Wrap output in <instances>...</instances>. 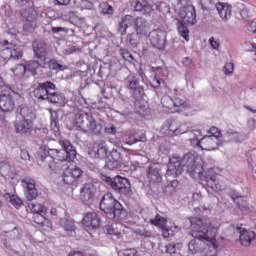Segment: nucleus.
<instances>
[{
  "label": "nucleus",
  "instance_id": "nucleus-14",
  "mask_svg": "<svg viewBox=\"0 0 256 256\" xmlns=\"http://www.w3.org/2000/svg\"><path fill=\"white\" fill-rule=\"evenodd\" d=\"M126 89L136 97V99H143L145 95V87L141 83V79L135 74H129L124 80Z\"/></svg>",
  "mask_w": 256,
  "mask_h": 256
},
{
  "label": "nucleus",
  "instance_id": "nucleus-43",
  "mask_svg": "<svg viewBox=\"0 0 256 256\" xmlns=\"http://www.w3.org/2000/svg\"><path fill=\"white\" fill-rule=\"evenodd\" d=\"M25 51L21 47L11 48V61H19V59H23V55Z\"/></svg>",
  "mask_w": 256,
  "mask_h": 256
},
{
  "label": "nucleus",
  "instance_id": "nucleus-51",
  "mask_svg": "<svg viewBox=\"0 0 256 256\" xmlns=\"http://www.w3.org/2000/svg\"><path fill=\"white\" fill-rule=\"evenodd\" d=\"M0 172H1L2 177H9V176L13 175V170H12L11 164L6 163V164L2 165L0 167Z\"/></svg>",
  "mask_w": 256,
  "mask_h": 256
},
{
  "label": "nucleus",
  "instance_id": "nucleus-57",
  "mask_svg": "<svg viewBox=\"0 0 256 256\" xmlns=\"http://www.w3.org/2000/svg\"><path fill=\"white\" fill-rule=\"evenodd\" d=\"M223 71L225 75H233V71H235V64L232 62L226 63L223 67Z\"/></svg>",
  "mask_w": 256,
  "mask_h": 256
},
{
  "label": "nucleus",
  "instance_id": "nucleus-23",
  "mask_svg": "<svg viewBox=\"0 0 256 256\" xmlns=\"http://www.w3.org/2000/svg\"><path fill=\"white\" fill-rule=\"evenodd\" d=\"M132 27L134 33H138L139 35H142V37H147V33H149V21H147V19L139 16L134 18Z\"/></svg>",
  "mask_w": 256,
  "mask_h": 256
},
{
  "label": "nucleus",
  "instance_id": "nucleus-19",
  "mask_svg": "<svg viewBox=\"0 0 256 256\" xmlns=\"http://www.w3.org/2000/svg\"><path fill=\"white\" fill-rule=\"evenodd\" d=\"M89 155L93 159H107L109 157V148L105 141L96 142L89 149Z\"/></svg>",
  "mask_w": 256,
  "mask_h": 256
},
{
  "label": "nucleus",
  "instance_id": "nucleus-12",
  "mask_svg": "<svg viewBox=\"0 0 256 256\" xmlns=\"http://www.w3.org/2000/svg\"><path fill=\"white\" fill-rule=\"evenodd\" d=\"M22 101L21 93L15 87L9 86L7 90L0 94V109L3 113H11L14 111L16 103L20 105Z\"/></svg>",
  "mask_w": 256,
  "mask_h": 256
},
{
  "label": "nucleus",
  "instance_id": "nucleus-46",
  "mask_svg": "<svg viewBox=\"0 0 256 256\" xmlns=\"http://www.w3.org/2000/svg\"><path fill=\"white\" fill-rule=\"evenodd\" d=\"M235 205L238 207L240 211H249V201H247V197L242 196Z\"/></svg>",
  "mask_w": 256,
  "mask_h": 256
},
{
  "label": "nucleus",
  "instance_id": "nucleus-24",
  "mask_svg": "<svg viewBox=\"0 0 256 256\" xmlns=\"http://www.w3.org/2000/svg\"><path fill=\"white\" fill-rule=\"evenodd\" d=\"M239 231V242L243 247H249L253 241H255L256 234L254 231L246 230L245 228L237 227Z\"/></svg>",
  "mask_w": 256,
  "mask_h": 256
},
{
  "label": "nucleus",
  "instance_id": "nucleus-50",
  "mask_svg": "<svg viewBox=\"0 0 256 256\" xmlns=\"http://www.w3.org/2000/svg\"><path fill=\"white\" fill-rule=\"evenodd\" d=\"M47 214H34L33 215V221L36 223V225H40V227L45 226V222L47 221V217H45Z\"/></svg>",
  "mask_w": 256,
  "mask_h": 256
},
{
  "label": "nucleus",
  "instance_id": "nucleus-39",
  "mask_svg": "<svg viewBox=\"0 0 256 256\" xmlns=\"http://www.w3.org/2000/svg\"><path fill=\"white\" fill-rule=\"evenodd\" d=\"M15 75V77H25V73H27L26 64H16L13 68L10 69Z\"/></svg>",
  "mask_w": 256,
  "mask_h": 256
},
{
  "label": "nucleus",
  "instance_id": "nucleus-16",
  "mask_svg": "<svg viewBox=\"0 0 256 256\" xmlns=\"http://www.w3.org/2000/svg\"><path fill=\"white\" fill-rule=\"evenodd\" d=\"M149 39L152 47L163 51L167 47V31L155 29L149 33Z\"/></svg>",
  "mask_w": 256,
  "mask_h": 256
},
{
  "label": "nucleus",
  "instance_id": "nucleus-62",
  "mask_svg": "<svg viewBox=\"0 0 256 256\" xmlns=\"http://www.w3.org/2000/svg\"><path fill=\"white\" fill-rule=\"evenodd\" d=\"M127 29V26L122 22V20H120V22L118 23V32L122 37L123 35H127Z\"/></svg>",
  "mask_w": 256,
  "mask_h": 256
},
{
  "label": "nucleus",
  "instance_id": "nucleus-26",
  "mask_svg": "<svg viewBox=\"0 0 256 256\" xmlns=\"http://www.w3.org/2000/svg\"><path fill=\"white\" fill-rule=\"evenodd\" d=\"M219 17L222 19V21H229V19H231V15H233V8L231 7V5L227 4V3H221L218 2L215 5Z\"/></svg>",
  "mask_w": 256,
  "mask_h": 256
},
{
  "label": "nucleus",
  "instance_id": "nucleus-59",
  "mask_svg": "<svg viewBox=\"0 0 256 256\" xmlns=\"http://www.w3.org/2000/svg\"><path fill=\"white\" fill-rule=\"evenodd\" d=\"M150 84H151V87H153L154 89H159L161 85H167V83H165V80L159 79L157 78V76H154L153 83H150Z\"/></svg>",
  "mask_w": 256,
  "mask_h": 256
},
{
  "label": "nucleus",
  "instance_id": "nucleus-44",
  "mask_svg": "<svg viewBox=\"0 0 256 256\" xmlns=\"http://www.w3.org/2000/svg\"><path fill=\"white\" fill-rule=\"evenodd\" d=\"M5 198L9 199V202L11 203V205H13V207H21V205H23V200L15 194L11 195L9 193H6Z\"/></svg>",
  "mask_w": 256,
  "mask_h": 256
},
{
  "label": "nucleus",
  "instance_id": "nucleus-1",
  "mask_svg": "<svg viewBox=\"0 0 256 256\" xmlns=\"http://www.w3.org/2000/svg\"><path fill=\"white\" fill-rule=\"evenodd\" d=\"M189 223V235L193 239L188 243V253L196 255V253H201L205 249V242L203 241H209V236L207 235L209 233V225L198 217H190Z\"/></svg>",
  "mask_w": 256,
  "mask_h": 256
},
{
  "label": "nucleus",
  "instance_id": "nucleus-38",
  "mask_svg": "<svg viewBox=\"0 0 256 256\" xmlns=\"http://www.w3.org/2000/svg\"><path fill=\"white\" fill-rule=\"evenodd\" d=\"M21 17L25 19L27 22L35 23V19H37V12L33 9H26L20 12Z\"/></svg>",
  "mask_w": 256,
  "mask_h": 256
},
{
  "label": "nucleus",
  "instance_id": "nucleus-3",
  "mask_svg": "<svg viewBox=\"0 0 256 256\" xmlns=\"http://www.w3.org/2000/svg\"><path fill=\"white\" fill-rule=\"evenodd\" d=\"M33 95L38 101H46L56 107H65V103H67L65 94L59 92L57 85L51 81L38 83L33 90Z\"/></svg>",
  "mask_w": 256,
  "mask_h": 256
},
{
  "label": "nucleus",
  "instance_id": "nucleus-11",
  "mask_svg": "<svg viewBox=\"0 0 256 256\" xmlns=\"http://www.w3.org/2000/svg\"><path fill=\"white\" fill-rule=\"evenodd\" d=\"M104 169L115 171V169H123L129 167L130 156L123 148H113L107 157Z\"/></svg>",
  "mask_w": 256,
  "mask_h": 256
},
{
  "label": "nucleus",
  "instance_id": "nucleus-52",
  "mask_svg": "<svg viewBox=\"0 0 256 256\" xmlns=\"http://www.w3.org/2000/svg\"><path fill=\"white\" fill-rule=\"evenodd\" d=\"M71 174V176L74 178L75 181H79V179H81V177H83V170H81V168L75 166L72 169L68 170Z\"/></svg>",
  "mask_w": 256,
  "mask_h": 256
},
{
  "label": "nucleus",
  "instance_id": "nucleus-5",
  "mask_svg": "<svg viewBox=\"0 0 256 256\" xmlns=\"http://www.w3.org/2000/svg\"><path fill=\"white\" fill-rule=\"evenodd\" d=\"M200 159V163H194V168L192 169V179H197V177L202 182V185L210 187L213 191H221V185L217 182V172L215 168H206L205 162L201 156L196 155V160Z\"/></svg>",
  "mask_w": 256,
  "mask_h": 256
},
{
  "label": "nucleus",
  "instance_id": "nucleus-40",
  "mask_svg": "<svg viewBox=\"0 0 256 256\" xmlns=\"http://www.w3.org/2000/svg\"><path fill=\"white\" fill-rule=\"evenodd\" d=\"M203 139H205V136L203 137L201 130H194V136L190 138V143L192 147H201Z\"/></svg>",
  "mask_w": 256,
  "mask_h": 256
},
{
  "label": "nucleus",
  "instance_id": "nucleus-10",
  "mask_svg": "<svg viewBox=\"0 0 256 256\" xmlns=\"http://www.w3.org/2000/svg\"><path fill=\"white\" fill-rule=\"evenodd\" d=\"M178 17L182 20H177V31L180 37H183L185 41H189V28H187V25L191 27L197 25V11L195 10V6L187 5L180 8Z\"/></svg>",
  "mask_w": 256,
  "mask_h": 256
},
{
  "label": "nucleus",
  "instance_id": "nucleus-9",
  "mask_svg": "<svg viewBox=\"0 0 256 256\" xmlns=\"http://www.w3.org/2000/svg\"><path fill=\"white\" fill-rule=\"evenodd\" d=\"M74 125L82 133H93L94 135H101L103 133V124L97 122L92 113L80 111L74 115Z\"/></svg>",
  "mask_w": 256,
  "mask_h": 256
},
{
  "label": "nucleus",
  "instance_id": "nucleus-21",
  "mask_svg": "<svg viewBox=\"0 0 256 256\" xmlns=\"http://www.w3.org/2000/svg\"><path fill=\"white\" fill-rule=\"evenodd\" d=\"M82 223L85 227L99 229L102 223L101 216L97 212L84 213Z\"/></svg>",
  "mask_w": 256,
  "mask_h": 256
},
{
  "label": "nucleus",
  "instance_id": "nucleus-48",
  "mask_svg": "<svg viewBox=\"0 0 256 256\" xmlns=\"http://www.w3.org/2000/svg\"><path fill=\"white\" fill-rule=\"evenodd\" d=\"M74 5L78 9H91L93 7V3L89 0H74Z\"/></svg>",
  "mask_w": 256,
  "mask_h": 256
},
{
  "label": "nucleus",
  "instance_id": "nucleus-29",
  "mask_svg": "<svg viewBox=\"0 0 256 256\" xmlns=\"http://www.w3.org/2000/svg\"><path fill=\"white\" fill-rule=\"evenodd\" d=\"M46 69H50V71H56V73H59V71H65L67 66L61 64V61L56 60L55 58H51L50 60L46 59Z\"/></svg>",
  "mask_w": 256,
  "mask_h": 256
},
{
  "label": "nucleus",
  "instance_id": "nucleus-63",
  "mask_svg": "<svg viewBox=\"0 0 256 256\" xmlns=\"http://www.w3.org/2000/svg\"><path fill=\"white\" fill-rule=\"evenodd\" d=\"M166 253H169L170 255L177 253V245H175L173 243L167 244L166 245Z\"/></svg>",
  "mask_w": 256,
  "mask_h": 256
},
{
  "label": "nucleus",
  "instance_id": "nucleus-60",
  "mask_svg": "<svg viewBox=\"0 0 256 256\" xmlns=\"http://www.w3.org/2000/svg\"><path fill=\"white\" fill-rule=\"evenodd\" d=\"M104 131L107 133V135H117V127H115L113 124H107Z\"/></svg>",
  "mask_w": 256,
  "mask_h": 256
},
{
  "label": "nucleus",
  "instance_id": "nucleus-17",
  "mask_svg": "<svg viewBox=\"0 0 256 256\" xmlns=\"http://www.w3.org/2000/svg\"><path fill=\"white\" fill-rule=\"evenodd\" d=\"M21 185L25 188L24 195L27 201H35V199L39 197V191L37 190V183L35 182V179L26 176L21 179Z\"/></svg>",
  "mask_w": 256,
  "mask_h": 256
},
{
  "label": "nucleus",
  "instance_id": "nucleus-8",
  "mask_svg": "<svg viewBox=\"0 0 256 256\" xmlns=\"http://www.w3.org/2000/svg\"><path fill=\"white\" fill-rule=\"evenodd\" d=\"M59 145L62 148L61 150L48 148L49 169H53L55 166V159L57 161H66L67 163H71V161L77 157V149L73 146L71 141L61 139L59 140Z\"/></svg>",
  "mask_w": 256,
  "mask_h": 256
},
{
  "label": "nucleus",
  "instance_id": "nucleus-53",
  "mask_svg": "<svg viewBox=\"0 0 256 256\" xmlns=\"http://www.w3.org/2000/svg\"><path fill=\"white\" fill-rule=\"evenodd\" d=\"M137 249L126 248L118 251V256H137Z\"/></svg>",
  "mask_w": 256,
  "mask_h": 256
},
{
  "label": "nucleus",
  "instance_id": "nucleus-20",
  "mask_svg": "<svg viewBox=\"0 0 256 256\" xmlns=\"http://www.w3.org/2000/svg\"><path fill=\"white\" fill-rule=\"evenodd\" d=\"M150 225H154V227H158L162 231V237L164 239H169L171 237L170 231L171 227L167 226V218L156 214V216L149 220Z\"/></svg>",
  "mask_w": 256,
  "mask_h": 256
},
{
  "label": "nucleus",
  "instance_id": "nucleus-18",
  "mask_svg": "<svg viewBox=\"0 0 256 256\" xmlns=\"http://www.w3.org/2000/svg\"><path fill=\"white\" fill-rule=\"evenodd\" d=\"M146 177L152 185H159L163 181V167L158 163L150 164L146 169Z\"/></svg>",
  "mask_w": 256,
  "mask_h": 256
},
{
  "label": "nucleus",
  "instance_id": "nucleus-31",
  "mask_svg": "<svg viewBox=\"0 0 256 256\" xmlns=\"http://www.w3.org/2000/svg\"><path fill=\"white\" fill-rule=\"evenodd\" d=\"M50 127L55 135H61V127L59 126V114L57 111L51 112Z\"/></svg>",
  "mask_w": 256,
  "mask_h": 256
},
{
  "label": "nucleus",
  "instance_id": "nucleus-32",
  "mask_svg": "<svg viewBox=\"0 0 256 256\" xmlns=\"http://www.w3.org/2000/svg\"><path fill=\"white\" fill-rule=\"evenodd\" d=\"M179 187V180L174 179L172 181H168L167 185L163 188L162 193L166 195V197H171L173 193L177 192V188Z\"/></svg>",
  "mask_w": 256,
  "mask_h": 256
},
{
  "label": "nucleus",
  "instance_id": "nucleus-4",
  "mask_svg": "<svg viewBox=\"0 0 256 256\" xmlns=\"http://www.w3.org/2000/svg\"><path fill=\"white\" fill-rule=\"evenodd\" d=\"M99 209L105 213L109 219L114 221H126L129 217V212L123 207V204L113 196V193L107 192L103 195L99 203Z\"/></svg>",
  "mask_w": 256,
  "mask_h": 256
},
{
  "label": "nucleus",
  "instance_id": "nucleus-64",
  "mask_svg": "<svg viewBox=\"0 0 256 256\" xmlns=\"http://www.w3.org/2000/svg\"><path fill=\"white\" fill-rule=\"evenodd\" d=\"M68 256H87V254L81 250H72L69 252Z\"/></svg>",
  "mask_w": 256,
  "mask_h": 256
},
{
  "label": "nucleus",
  "instance_id": "nucleus-35",
  "mask_svg": "<svg viewBox=\"0 0 256 256\" xmlns=\"http://www.w3.org/2000/svg\"><path fill=\"white\" fill-rule=\"evenodd\" d=\"M220 141H222V145L223 143H231V141H239V133L229 129L225 134H222Z\"/></svg>",
  "mask_w": 256,
  "mask_h": 256
},
{
  "label": "nucleus",
  "instance_id": "nucleus-55",
  "mask_svg": "<svg viewBox=\"0 0 256 256\" xmlns=\"http://www.w3.org/2000/svg\"><path fill=\"white\" fill-rule=\"evenodd\" d=\"M116 113L118 115H121V117H123V119H129L131 117V115H133V110H131V108H124L121 110H116Z\"/></svg>",
  "mask_w": 256,
  "mask_h": 256
},
{
  "label": "nucleus",
  "instance_id": "nucleus-49",
  "mask_svg": "<svg viewBox=\"0 0 256 256\" xmlns=\"http://www.w3.org/2000/svg\"><path fill=\"white\" fill-rule=\"evenodd\" d=\"M100 9L103 15H113L115 13V9L113 8V6L109 5L108 2L101 3Z\"/></svg>",
  "mask_w": 256,
  "mask_h": 256
},
{
  "label": "nucleus",
  "instance_id": "nucleus-27",
  "mask_svg": "<svg viewBox=\"0 0 256 256\" xmlns=\"http://www.w3.org/2000/svg\"><path fill=\"white\" fill-rule=\"evenodd\" d=\"M132 6H134V10L141 13V15H151L153 12V8L149 5L147 0H136Z\"/></svg>",
  "mask_w": 256,
  "mask_h": 256
},
{
  "label": "nucleus",
  "instance_id": "nucleus-61",
  "mask_svg": "<svg viewBox=\"0 0 256 256\" xmlns=\"http://www.w3.org/2000/svg\"><path fill=\"white\" fill-rule=\"evenodd\" d=\"M228 197L232 199L233 203H237L243 197V195L239 194L235 190H232L228 193Z\"/></svg>",
  "mask_w": 256,
  "mask_h": 256
},
{
  "label": "nucleus",
  "instance_id": "nucleus-6",
  "mask_svg": "<svg viewBox=\"0 0 256 256\" xmlns=\"http://www.w3.org/2000/svg\"><path fill=\"white\" fill-rule=\"evenodd\" d=\"M49 45L44 39H37L32 43V49L34 51V57L37 60H29L26 63V71L37 75V69H47V59H49V51H47Z\"/></svg>",
  "mask_w": 256,
  "mask_h": 256
},
{
  "label": "nucleus",
  "instance_id": "nucleus-47",
  "mask_svg": "<svg viewBox=\"0 0 256 256\" xmlns=\"http://www.w3.org/2000/svg\"><path fill=\"white\" fill-rule=\"evenodd\" d=\"M93 105H94V109H96L97 111H100V113H105V111L109 109V104H107V102H105L103 98H100L98 102H95Z\"/></svg>",
  "mask_w": 256,
  "mask_h": 256
},
{
  "label": "nucleus",
  "instance_id": "nucleus-13",
  "mask_svg": "<svg viewBox=\"0 0 256 256\" xmlns=\"http://www.w3.org/2000/svg\"><path fill=\"white\" fill-rule=\"evenodd\" d=\"M25 111H29V108L23 105H19L16 110V113L22 117V120L15 123L16 133L20 135H28L33 131V113L27 114Z\"/></svg>",
  "mask_w": 256,
  "mask_h": 256
},
{
  "label": "nucleus",
  "instance_id": "nucleus-36",
  "mask_svg": "<svg viewBox=\"0 0 256 256\" xmlns=\"http://www.w3.org/2000/svg\"><path fill=\"white\" fill-rule=\"evenodd\" d=\"M167 135L170 137L181 135V130H179V124L176 121H167Z\"/></svg>",
  "mask_w": 256,
  "mask_h": 256
},
{
  "label": "nucleus",
  "instance_id": "nucleus-34",
  "mask_svg": "<svg viewBox=\"0 0 256 256\" xmlns=\"http://www.w3.org/2000/svg\"><path fill=\"white\" fill-rule=\"evenodd\" d=\"M36 159L41 163H47V165H49V152L47 145L40 146L39 150L37 151Z\"/></svg>",
  "mask_w": 256,
  "mask_h": 256
},
{
  "label": "nucleus",
  "instance_id": "nucleus-45",
  "mask_svg": "<svg viewBox=\"0 0 256 256\" xmlns=\"http://www.w3.org/2000/svg\"><path fill=\"white\" fill-rule=\"evenodd\" d=\"M134 107L138 115H147L149 113V106L147 104L136 101Z\"/></svg>",
  "mask_w": 256,
  "mask_h": 256
},
{
  "label": "nucleus",
  "instance_id": "nucleus-7",
  "mask_svg": "<svg viewBox=\"0 0 256 256\" xmlns=\"http://www.w3.org/2000/svg\"><path fill=\"white\" fill-rule=\"evenodd\" d=\"M99 178L105 187L111 189L117 195H121V197H126L127 199H131V197H133L134 193L131 188V182L127 177L121 175L111 177L107 174L100 173Z\"/></svg>",
  "mask_w": 256,
  "mask_h": 256
},
{
  "label": "nucleus",
  "instance_id": "nucleus-25",
  "mask_svg": "<svg viewBox=\"0 0 256 256\" xmlns=\"http://www.w3.org/2000/svg\"><path fill=\"white\" fill-rule=\"evenodd\" d=\"M60 227L64 229L65 233L68 237H73V233L77 231V225L75 224V219L71 218V216H65L59 221Z\"/></svg>",
  "mask_w": 256,
  "mask_h": 256
},
{
  "label": "nucleus",
  "instance_id": "nucleus-58",
  "mask_svg": "<svg viewBox=\"0 0 256 256\" xmlns=\"http://www.w3.org/2000/svg\"><path fill=\"white\" fill-rule=\"evenodd\" d=\"M0 56L4 61H11V48L6 47L0 52Z\"/></svg>",
  "mask_w": 256,
  "mask_h": 256
},
{
  "label": "nucleus",
  "instance_id": "nucleus-33",
  "mask_svg": "<svg viewBox=\"0 0 256 256\" xmlns=\"http://www.w3.org/2000/svg\"><path fill=\"white\" fill-rule=\"evenodd\" d=\"M143 35L138 34L137 32L129 33L126 37L127 43L133 47V49H137L139 47V43H141V39H143Z\"/></svg>",
  "mask_w": 256,
  "mask_h": 256
},
{
  "label": "nucleus",
  "instance_id": "nucleus-42",
  "mask_svg": "<svg viewBox=\"0 0 256 256\" xmlns=\"http://www.w3.org/2000/svg\"><path fill=\"white\" fill-rule=\"evenodd\" d=\"M119 55L122 56L124 61H128L129 63H132V64L137 63V60L135 59L133 54H131V52L129 50L125 49V48H120L119 49Z\"/></svg>",
  "mask_w": 256,
  "mask_h": 256
},
{
  "label": "nucleus",
  "instance_id": "nucleus-37",
  "mask_svg": "<svg viewBox=\"0 0 256 256\" xmlns=\"http://www.w3.org/2000/svg\"><path fill=\"white\" fill-rule=\"evenodd\" d=\"M62 181L65 185H70L72 189H77L79 186V182L74 180L73 176L71 175V172L69 170H66L63 173Z\"/></svg>",
  "mask_w": 256,
  "mask_h": 256
},
{
  "label": "nucleus",
  "instance_id": "nucleus-30",
  "mask_svg": "<svg viewBox=\"0 0 256 256\" xmlns=\"http://www.w3.org/2000/svg\"><path fill=\"white\" fill-rule=\"evenodd\" d=\"M173 105L177 108L176 111L178 113H183L184 111H191L192 109L191 104H189V102L178 97L174 98Z\"/></svg>",
  "mask_w": 256,
  "mask_h": 256
},
{
  "label": "nucleus",
  "instance_id": "nucleus-41",
  "mask_svg": "<svg viewBox=\"0 0 256 256\" xmlns=\"http://www.w3.org/2000/svg\"><path fill=\"white\" fill-rule=\"evenodd\" d=\"M29 208L33 215L47 214V208L42 204H29Z\"/></svg>",
  "mask_w": 256,
  "mask_h": 256
},
{
  "label": "nucleus",
  "instance_id": "nucleus-56",
  "mask_svg": "<svg viewBox=\"0 0 256 256\" xmlns=\"http://www.w3.org/2000/svg\"><path fill=\"white\" fill-rule=\"evenodd\" d=\"M24 33H34L35 32V22H25L23 25Z\"/></svg>",
  "mask_w": 256,
  "mask_h": 256
},
{
  "label": "nucleus",
  "instance_id": "nucleus-54",
  "mask_svg": "<svg viewBox=\"0 0 256 256\" xmlns=\"http://www.w3.org/2000/svg\"><path fill=\"white\" fill-rule=\"evenodd\" d=\"M121 21L126 26V28L129 29L131 25L133 27L135 23V18L132 15L127 14L124 17H122Z\"/></svg>",
  "mask_w": 256,
  "mask_h": 256
},
{
  "label": "nucleus",
  "instance_id": "nucleus-15",
  "mask_svg": "<svg viewBox=\"0 0 256 256\" xmlns=\"http://www.w3.org/2000/svg\"><path fill=\"white\" fill-rule=\"evenodd\" d=\"M97 197V186L93 182L85 183L80 189V201L86 207L94 205Z\"/></svg>",
  "mask_w": 256,
  "mask_h": 256
},
{
  "label": "nucleus",
  "instance_id": "nucleus-28",
  "mask_svg": "<svg viewBox=\"0 0 256 256\" xmlns=\"http://www.w3.org/2000/svg\"><path fill=\"white\" fill-rule=\"evenodd\" d=\"M209 133L211 134V136H204L205 139H210V141H214V143H216V148L221 147V145H223V142L221 141V137L223 134H221L219 128L212 126L209 130Z\"/></svg>",
  "mask_w": 256,
  "mask_h": 256
},
{
  "label": "nucleus",
  "instance_id": "nucleus-2",
  "mask_svg": "<svg viewBox=\"0 0 256 256\" xmlns=\"http://www.w3.org/2000/svg\"><path fill=\"white\" fill-rule=\"evenodd\" d=\"M196 159L197 155L192 153H187L183 157L172 155L169 157L167 164L166 177L177 179V177H181L183 173H187L191 177L195 163L199 165L201 162L199 158Z\"/></svg>",
  "mask_w": 256,
  "mask_h": 256
},
{
  "label": "nucleus",
  "instance_id": "nucleus-22",
  "mask_svg": "<svg viewBox=\"0 0 256 256\" xmlns=\"http://www.w3.org/2000/svg\"><path fill=\"white\" fill-rule=\"evenodd\" d=\"M147 135L144 132L137 130H129L124 136V143L126 145H135V143H145Z\"/></svg>",
  "mask_w": 256,
  "mask_h": 256
}]
</instances>
